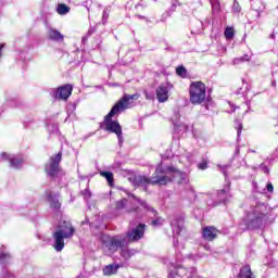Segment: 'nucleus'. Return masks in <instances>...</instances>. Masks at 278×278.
<instances>
[{
  "label": "nucleus",
  "mask_w": 278,
  "mask_h": 278,
  "mask_svg": "<svg viewBox=\"0 0 278 278\" xmlns=\"http://www.w3.org/2000/svg\"><path fill=\"white\" fill-rule=\"evenodd\" d=\"M205 251H210V245H204Z\"/></svg>",
  "instance_id": "nucleus-51"
},
{
  "label": "nucleus",
  "mask_w": 278,
  "mask_h": 278,
  "mask_svg": "<svg viewBox=\"0 0 278 278\" xmlns=\"http://www.w3.org/2000/svg\"><path fill=\"white\" fill-rule=\"evenodd\" d=\"M60 162H62V152H59L55 156L50 157V162L46 165V173L48 177H60L63 172L60 168Z\"/></svg>",
  "instance_id": "nucleus-7"
},
{
  "label": "nucleus",
  "mask_w": 278,
  "mask_h": 278,
  "mask_svg": "<svg viewBox=\"0 0 278 278\" xmlns=\"http://www.w3.org/2000/svg\"><path fill=\"white\" fill-rule=\"evenodd\" d=\"M231 182L228 181L222 190L217 191V202L212 201V197L207 193L202 194V199H205L208 207H216L218 203H229L231 200Z\"/></svg>",
  "instance_id": "nucleus-5"
},
{
  "label": "nucleus",
  "mask_w": 278,
  "mask_h": 278,
  "mask_svg": "<svg viewBox=\"0 0 278 278\" xmlns=\"http://www.w3.org/2000/svg\"><path fill=\"white\" fill-rule=\"evenodd\" d=\"M236 153H240V147L236 148Z\"/></svg>",
  "instance_id": "nucleus-50"
},
{
  "label": "nucleus",
  "mask_w": 278,
  "mask_h": 278,
  "mask_svg": "<svg viewBox=\"0 0 278 278\" xmlns=\"http://www.w3.org/2000/svg\"><path fill=\"white\" fill-rule=\"evenodd\" d=\"M88 224V219H86L85 222H81V225H86Z\"/></svg>",
  "instance_id": "nucleus-53"
},
{
  "label": "nucleus",
  "mask_w": 278,
  "mask_h": 278,
  "mask_svg": "<svg viewBox=\"0 0 278 278\" xmlns=\"http://www.w3.org/2000/svg\"><path fill=\"white\" fill-rule=\"evenodd\" d=\"M52 238L54 240V243L52 247L58 253H60L61 251L64 250V247H65L64 240H68V238L64 237L62 232H58V230L53 232Z\"/></svg>",
  "instance_id": "nucleus-13"
},
{
  "label": "nucleus",
  "mask_w": 278,
  "mask_h": 278,
  "mask_svg": "<svg viewBox=\"0 0 278 278\" xmlns=\"http://www.w3.org/2000/svg\"><path fill=\"white\" fill-rule=\"evenodd\" d=\"M140 18H144V16L138 15Z\"/></svg>",
  "instance_id": "nucleus-55"
},
{
  "label": "nucleus",
  "mask_w": 278,
  "mask_h": 278,
  "mask_svg": "<svg viewBox=\"0 0 278 278\" xmlns=\"http://www.w3.org/2000/svg\"><path fill=\"white\" fill-rule=\"evenodd\" d=\"M59 194H48V200L50 203V207L53 210H60L62 207V204L60 203V200L58 199Z\"/></svg>",
  "instance_id": "nucleus-19"
},
{
  "label": "nucleus",
  "mask_w": 278,
  "mask_h": 278,
  "mask_svg": "<svg viewBox=\"0 0 278 278\" xmlns=\"http://www.w3.org/2000/svg\"><path fill=\"white\" fill-rule=\"evenodd\" d=\"M83 197H85V199H90V197H92V194L90 193V190L89 189H85L83 192H81Z\"/></svg>",
  "instance_id": "nucleus-36"
},
{
  "label": "nucleus",
  "mask_w": 278,
  "mask_h": 278,
  "mask_svg": "<svg viewBox=\"0 0 278 278\" xmlns=\"http://www.w3.org/2000/svg\"><path fill=\"white\" fill-rule=\"evenodd\" d=\"M269 38H271V40H275V33H273Z\"/></svg>",
  "instance_id": "nucleus-48"
},
{
  "label": "nucleus",
  "mask_w": 278,
  "mask_h": 278,
  "mask_svg": "<svg viewBox=\"0 0 278 278\" xmlns=\"http://www.w3.org/2000/svg\"><path fill=\"white\" fill-rule=\"evenodd\" d=\"M10 162V166L12 168H21V166H23V164H25V159L23 157V155L17 154V155H13L9 159Z\"/></svg>",
  "instance_id": "nucleus-17"
},
{
  "label": "nucleus",
  "mask_w": 278,
  "mask_h": 278,
  "mask_svg": "<svg viewBox=\"0 0 278 278\" xmlns=\"http://www.w3.org/2000/svg\"><path fill=\"white\" fill-rule=\"evenodd\" d=\"M232 10L233 12H240V4H238V2H233Z\"/></svg>",
  "instance_id": "nucleus-40"
},
{
  "label": "nucleus",
  "mask_w": 278,
  "mask_h": 278,
  "mask_svg": "<svg viewBox=\"0 0 278 278\" xmlns=\"http://www.w3.org/2000/svg\"><path fill=\"white\" fill-rule=\"evenodd\" d=\"M178 275L181 277V278H192L194 277V269H185V268H180L178 270Z\"/></svg>",
  "instance_id": "nucleus-22"
},
{
  "label": "nucleus",
  "mask_w": 278,
  "mask_h": 278,
  "mask_svg": "<svg viewBox=\"0 0 278 278\" xmlns=\"http://www.w3.org/2000/svg\"><path fill=\"white\" fill-rule=\"evenodd\" d=\"M128 212H137V214H140V208L139 207H132Z\"/></svg>",
  "instance_id": "nucleus-44"
},
{
  "label": "nucleus",
  "mask_w": 278,
  "mask_h": 278,
  "mask_svg": "<svg viewBox=\"0 0 278 278\" xmlns=\"http://www.w3.org/2000/svg\"><path fill=\"white\" fill-rule=\"evenodd\" d=\"M126 205H127V199H123L116 202L117 210H125Z\"/></svg>",
  "instance_id": "nucleus-29"
},
{
  "label": "nucleus",
  "mask_w": 278,
  "mask_h": 278,
  "mask_svg": "<svg viewBox=\"0 0 278 278\" xmlns=\"http://www.w3.org/2000/svg\"><path fill=\"white\" fill-rule=\"evenodd\" d=\"M243 62H251V56L249 54H244L243 56L236 58L232 61V64L238 65L242 64Z\"/></svg>",
  "instance_id": "nucleus-23"
},
{
  "label": "nucleus",
  "mask_w": 278,
  "mask_h": 278,
  "mask_svg": "<svg viewBox=\"0 0 278 278\" xmlns=\"http://www.w3.org/2000/svg\"><path fill=\"white\" fill-rule=\"evenodd\" d=\"M266 188H267V192H274V190H275V187L273 186V182H268Z\"/></svg>",
  "instance_id": "nucleus-39"
},
{
  "label": "nucleus",
  "mask_w": 278,
  "mask_h": 278,
  "mask_svg": "<svg viewBox=\"0 0 278 278\" xmlns=\"http://www.w3.org/2000/svg\"><path fill=\"white\" fill-rule=\"evenodd\" d=\"M70 10L71 9L66 4H59L56 8L58 14L61 15L68 14Z\"/></svg>",
  "instance_id": "nucleus-25"
},
{
  "label": "nucleus",
  "mask_w": 278,
  "mask_h": 278,
  "mask_svg": "<svg viewBox=\"0 0 278 278\" xmlns=\"http://www.w3.org/2000/svg\"><path fill=\"white\" fill-rule=\"evenodd\" d=\"M71 94H73V86L71 85H64L50 90V97L56 101H68Z\"/></svg>",
  "instance_id": "nucleus-8"
},
{
  "label": "nucleus",
  "mask_w": 278,
  "mask_h": 278,
  "mask_svg": "<svg viewBox=\"0 0 278 278\" xmlns=\"http://www.w3.org/2000/svg\"><path fill=\"white\" fill-rule=\"evenodd\" d=\"M170 227L174 233V238H177V236H179L184 229V217L173 216L170 218Z\"/></svg>",
  "instance_id": "nucleus-12"
},
{
  "label": "nucleus",
  "mask_w": 278,
  "mask_h": 278,
  "mask_svg": "<svg viewBox=\"0 0 278 278\" xmlns=\"http://www.w3.org/2000/svg\"><path fill=\"white\" fill-rule=\"evenodd\" d=\"M92 34H94V28H89L88 36H92Z\"/></svg>",
  "instance_id": "nucleus-45"
},
{
  "label": "nucleus",
  "mask_w": 278,
  "mask_h": 278,
  "mask_svg": "<svg viewBox=\"0 0 278 278\" xmlns=\"http://www.w3.org/2000/svg\"><path fill=\"white\" fill-rule=\"evenodd\" d=\"M236 124H237V136L238 138H240V134H242V122L237 121Z\"/></svg>",
  "instance_id": "nucleus-32"
},
{
  "label": "nucleus",
  "mask_w": 278,
  "mask_h": 278,
  "mask_svg": "<svg viewBox=\"0 0 278 278\" xmlns=\"http://www.w3.org/2000/svg\"><path fill=\"white\" fill-rule=\"evenodd\" d=\"M217 236L218 229H216L214 226H206L202 229V238H204V240H207L208 242H212V240H216Z\"/></svg>",
  "instance_id": "nucleus-14"
},
{
  "label": "nucleus",
  "mask_w": 278,
  "mask_h": 278,
  "mask_svg": "<svg viewBox=\"0 0 278 278\" xmlns=\"http://www.w3.org/2000/svg\"><path fill=\"white\" fill-rule=\"evenodd\" d=\"M211 5L213 8V12H218L220 10V3L216 0H211Z\"/></svg>",
  "instance_id": "nucleus-30"
},
{
  "label": "nucleus",
  "mask_w": 278,
  "mask_h": 278,
  "mask_svg": "<svg viewBox=\"0 0 278 278\" xmlns=\"http://www.w3.org/2000/svg\"><path fill=\"white\" fill-rule=\"evenodd\" d=\"M3 49H5V43H0V58L3 55Z\"/></svg>",
  "instance_id": "nucleus-42"
},
{
  "label": "nucleus",
  "mask_w": 278,
  "mask_h": 278,
  "mask_svg": "<svg viewBox=\"0 0 278 278\" xmlns=\"http://www.w3.org/2000/svg\"><path fill=\"white\" fill-rule=\"evenodd\" d=\"M173 89L169 83L162 84L156 88V99L159 103H166L168 101V92Z\"/></svg>",
  "instance_id": "nucleus-10"
},
{
  "label": "nucleus",
  "mask_w": 278,
  "mask_h": 278,
  "mask_svg": "<svg viewBox=\"0 0 278 278\" xmlns=\"http://www.w3.org/2000/svg\"><path fill=\"white\" fill-rule=\"evenodd\" d=\"M0 157H1V160H4V161L9 160L10 161V154L9 153L1 152Z\"/></svg>",
  "instance_id": "nucleus-38"
},
{
  "label": "nucleus",
  "mask_w": 278,
  "mask_h": 278,
  "mask_svg": "<svg viewBox=\"0 0 278 278\" xmlns=\"http://www.w3.org/2000/svg\"><path fill=\"white\" fill-rule=\"evenodd\" d=\"M147 225L139 224L136 228L127 232V238L130 242H138L144 238V228Z\"/></svg>",
  "instance_id": "nucleus-11"
},
{
  "label": "nucleus",
  "mask_w": 278,
  "mask_h": 278,
  "mask_svg": "<svg viewBox=\"0 0 278 278\" xmlns=\"http://www.w3.org/2000/svg\"><path fill=\"white\" fill-rule=\"evenodd\" d=\"M191 194H193L194 197H197V194L194 193V190L191 189Z\"/></svg>",
  "instance_id": "nucleus-54"
},
{
  "label": "nucleus",
  "mask_w": 278,
  "mask_h": 278,
  "mask_svg": "<svg viewBox=\"0 0 278 278\" xmlns=\"http://www.w3.org/2000/svg\"><path fill=\"white\" fill-rule=\"evenodd\" d=\"M224 36L227 40H231V38H233V28L232 27L226 28Z\"/></svg>",
  "instance_id": "nucleus-26"
},
{
  "label": "nucleus",
  "mask_w": 278,
  "mask_h": 278,
  "mask_svg": "<svg viewBox=\"0 0 278 278\" xmlns=\"http://www.w3.org/2000/svg\"><path fill=\"white\" fill-rule=\"evenodd\" d=\"M239 278H254L253 271H251V266L245 265L240 269Z\"/></svg>",
  "instance_id": "nucleus-20"
},
{
  "label": "nucleus",
  "mask_w": 278,
  "mask_h": 278,
  "mask_svg": "<svg viewBox=\"0 0 278 278\" xmlns=\"http://www.w3.org/2000/svg\"><path fill=\"white\" fill-rule=\"evenodd\" d=\"M162 223H164V219H162V218H156V219L152 220V225L154 227H156V225H162Z\"/></svg>",
  "instance_id": "nucleus-37"
},
{
  "label": "nucleus",
  "mask_w": 278,
  "mask_h": 278,
  "mask_svg": "<svg viewBox=\"0 0 278 278\" xmlns=\"http://www.w3.org/2000/svg\"><path fill=\"white\" fill-rule=\"evenodd\" d=\"M101 177H105L110 186L114 184V174L112 172H100Z\"/></svg>",
  "instance_id": "nucleus-24"
},
{
  "label": "nucleus",
  "mask_w": 278,
  "mask_h": 278,
  "mask_svg": "<svg viewBox=\"0 0 278 278\" xmlns=\"http://www.w3.org/2000/svg\"><path fill=\"white\" fill-rule=\"evenodd\" d=\"M10 257H11L10 253L0 252V264H5V262H8Z\"/></svg>",
  "instance_id": "nucleus-28"
},
{
  "label": "nucleus",
  "mask_w": 278,
  "mask_h": 278,
  "mask_svg": "<svg viewBox=\"0 0 278 278\" xmlns=\"http://www.w3.org/2000/svg\"><path fill=\"white\" fill-rule=\"evenodd\" d=\"M176 75H178L179 77H186V75H188V72L186 71V67L178 66L176 68Z\"/></svg>",
  "instance_id": "nucleus-27"
},
{
  "label": "nucleus",
  "mask_w": 278,
  "mask_h": 278,
  "mask_svg": "<svg viewBox=\"0 0 278 278\" xmlns=\"http://www.w3.org/2000/svg\"><path fill=\"white\" fill-rule=\"evenodd\" d=\"M118 268H121V266L116 265V264H111L108 265L103 268V274L104 275H116V273L118 271Z\"/></svg>",
  "instance_id": "nucleus-21"
},
{
  "label": "nucleus",
  "mask_w": 278,
  "mask_h": 278,
  "mask_svg": "<svg viewBox=\"0 0 278 278\" xmlns=\"http://www.w3.org/2000/svg\"><path fill=\"white\" fill-rule=\"evenodd\" d=\"M146 94V99H148L149 101H151V99H153V94L152 93H149V92H144Z\"/></svg>",
  "instance_id": "nucleus-41"
},
{
  "label": "nucleus",
  "mask_w": 278,
  "mask_h": 278,
  "mask_svg": "<svg viewBox=\"0 0 278 278\" xmlns=\"http://www.w3.org/2000/svg\"><path fill=\"white\" fill-rule=\"evenodd\" d=\"M167 173H174V179L177 180V184H179V186H187V184H189L190 181V179L188 178V174L180 170H175V168L173 167H164L161 163L155 169L154 177L148 178L147 176L137 175L132 178V185L141 188H147V186L151 184L166 186V184H170V181H173V177L167 176Z\"/></svg>",
  "instance_id": "nucleus-1"
},
{
  "label": "nucleus",
  "mask_w": 278,
  "mask_h": 278,
  "mask_svg": "<svg viewBox=\"0 0 278 278\" xmlns=\"http://www.w3.org/2000/svg\"><path fill=\"white\" fill-rule=\"evenodd\" d=\"M219 170H222L223 175L226 177L227 179V168H229V165H218Z\"/></svg>",
  "instance_id": "nucleus-34"
},
{
  "label": "nucleus",
  "mask_w": 278,
  "mask_h": 278,
  "mask_svg": "<svg viewBox=\"0 0 278 278\" xmlns=\"http://www.w3.org/2000/svg\"><path fill=\"white\" fill-rule=\"evenodd\" d=\"M138 94H125L119 99L114 106L111 109L108 115L104 117V129L110 131V134H115L117 137L118 147H123L125 143V137H123V126L118 121H113L114 116H118L125 110L134 108V101H138Z\"/></svg>",
  "instance_id": "nucleus-2"
},
{
  "label": "nucleus",
  "mask_w": 278,
  "mask_h": 278,
  "mask_svg": "<svg viewBox=\"0 0 278 278\" xmlns=\"http://www.w3.org/2000/svg\"><path fill=\"white\" fill-rule=\"evenodd\" d=\"M244 223L248 229H262L268 223V206L264 203L251 205L245 212Z\"/></svg>",
  "instance_id": "nucleus-3"
},
{
  "label": "nucleus",
  "mask_w": 278,
  "mask_h": 278,
  "mask_svg": "<svg viewBox=\"0 0 278 278\" xmlns=\"http://www.w3.org/2000/svg\"><path fill=\"white\" fill-rule=\"evenodd\" d=\"M260 168H261V170H263V173H265V175H268V174L270 173V169H269L268 166H267L266 164H264V163H262V164L260 165Z\"/></svg>",
  "instance_id": "nucleus-33"
},
{
  "label": "nucleus",
  "mask_w": 278,
  "mask_h": 278,
  "mask_svg": "<svg viewBox=\"0 0 278 278\" xmlns=\"http://www.w3.org/2000/svg\"><path fill=\"white\" fill-rule=\"evenodd\" d=\"M48 38L54 42H64V35H62V33L55 28L48 29Z\"/></svg>",
  "instance_id": "nucleus-16"
},
{
  "label": "nucleus",
  "mask_w": 278,
  "mask_h": 278,
  "mask_svg": "<svg viewBox=\"0 0 278 278\" xmlns=\"http://www.w3.org/2000/svg\"><path fill=\"white\" fill-rule=\"evenodd\" d=\"M271 86H273V88H277V80H273Z\"/></svg>",
  "instance_id": "nucleus-47"
},
{
  "label": "nucleus",
  "mask_w": 278,
  "mask_h": 278,
  "mask_svg": "<svg viewBox=\"0 0 278 278\" xmlns=\"http://www.w3.org/2000/svg\"><path fill=\"white\" fill-rule=\"evenodd\" d=\"M81 40H83V43L85 45V42H88V36H84Z\"/></svg>",
  "instance_id": "nucleus-46"
},
{
  "label": "nucleus",
  "mask_w": 278,
  "mask_h": 278,
  "mask_svg": "<svg viewBox=\"0 0 278 278\" xmlns=\"http://www.w3.org/2000/svg\"><path fill=\"white\" fill-rule=\"evenodd\" d=\"M248 153H255V150H249Z\"/></svg>",
  "instance_id": "nucleus-52"
},
{
  "label": "nucleus",
  "mask_w": 278,
  "mask_h": 278,
  "mask_svg": "<svg viewBox=\"0 0 278 278\" xmlns=\"http://www.w3.org/2000/svg\"><path fill=\"white\" fill-rule=\"evenodd\" d=\"M131 199L134 200L132 203H138V205H141L143 210H147V212H152L153 216L157 215V211H154L153 207L149 206L146 201L140 200L139 198H136V195L131 194Z\"/></svg>",
  "instance_id": "nucleus-18"
},
{
  "label": "nucleus",
  "mask_w": 278,
  "mask_h": 278,
  "mask_svg": "<svg viewBox=\"0 0 278 278\" xmlns=\"http://www.w3.org/2000/svg\"><path fill=\"white\" fill-rule=\"evenodd\" d=\"M177 244H179L178 240H174V247H177Z\"/></svg>",
  "instance_id": "nucleus-49"
},
{
  "label": "nucleus",
  "mask_w": 278,
  "mask_h": 278,
  "mask_svg": "<svg viewBox=\"0 0 278 278\" xmlns=\"http://www.w3.org/2000/svg\"><path fill=\"white\" fill-rule=\"evenodd\" d=\"M108 18H110V11L104 10L102 14V24L105 25L108 23Z\"/></svg>",
  "instance_id": "nucleus-31"
},
{
  "label": "nucleus",
  "mask_w": 278,
  "mask_h": 278,
  "mask_svg": "<svg viewBox=\"0 0 278 278\" xmlns=\"http://www.w3.org/2000/svg\"><path fill=\"white\" fill-rule=\"evenodd\" d=\"M190 102L192 105H201L205 101V84L195 81L190 85Z\"/></svg>",
  "instance_id": "nucleus-6"
},
{
  "label": "nucleus",
  "mask_w": 278,
  "mask_h": 278,
  "mask_svg": "<svg viewBox=\"0 0 278 278\" xmlns=\"http://www.w3.org/2000/svg\"><path fill=\"white\" fill-rule=\"evenodd\" d=\"M56 232H61V236L71 240V238L75 236V227H73V224L68 220H61Z\"/></svg>",
  "instance_id": "nucleus-9"
},
{
  "label": "nucleus",
  "mask_w": 278,
  "mask_h": 278,
  "mask_svg": "<svg viewBox=\"0 0 278 278\" xmlns=\"http://www.w3.org/2000/svg\"><path fill=\"white\" fill-rule=\"evenodd\" d=\"M198 168H200V170H205V168H207V161H202L198 164Z\"/></svg>",
  "instance_id": "nucleus-35"
},
{
  "label": "nucleus",
  "mask_w": 278,
  "mask_h": 278,
  "mask_svg": "<svg viewBox=\"0 0 278 278\" xmlns=\"http://www.w3.org/2000/svg\"><path fill=\"white\" fill-rule=\"evenodd\" d=\"M173 125L176 134H186L189 129L188 124L179 122V113H175L173 117Z\"/></svg>",
  "instance_id": "nucleus-15"
},
{
  "label": "nucleus",
  "mask_w": 278,
  "mask_h": 278,
  "mask_svg": "<svg viewBox=\"0 0 278 278\" xmlns=\"http://www.w3.org/2000/svg\"><path fill=\"white\" fill-rule=\"evenodd\" d=\"M53 130H51V132L58 134L60 131V128L58 127V125H53Z\"/></svg>",
  "instance_id": "nucleus-43"
},
{
  "label": "nucleus",
  "mask_w": 278,
  "mask_h": 278,
  "mask_svg": "<svg viewBox=\"0 0 278 278\" xmlns=\"http://www.w3.org/2000/svg\"><path fill=\"white\" fill-rule=\"evenodd\" d=\"M127 247V239L125 236L104 237L102 239V249L105 255H114L121 249V255L124 260H129L134 255V251L125 248Z\"/></svg>",
  "instance_id": "nucleus-4"
}]
</instances>
